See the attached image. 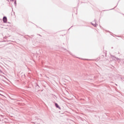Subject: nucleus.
<instances>
[{
	"label": "nucleus",
	"instance_id": "2",
	"mask_svg": "<svg viewBox=\"0 0 124 124\" xmlns=\"http://www.w3.org/2000/svg\"><path fill=\"white\" fill-rule=\"evenodd\" d=\"M55 106L57 107V108H60V106H59V105H58L57 103H55Z\"/></svg>",
	"mask_w": 124,
	"mask_h": 124
},
{
	"label": "nucleus",
	"instance_id": "1",
	"mask_svg": "<svg viewBox=\"0 0 124 124\" xmlns=\"http://www.w3.org/2000/svg\"><path fill=\"white\" fill-rule=\"evenodd\" d=\"M3 21L4 22V23H6V22H7V18H6V17L4 16L3 18Z\"/></svg>",
	"mask_w": 124,
	"mask_h": 124
},
{
	"label": "nucleus",
	"instance_id": "3",
	"mask_svg": "<svg viewBox=\"0 0 124 124\" xmlns=\"http://www.w3.org/2000/svg\"><path fill=\"white\" fill-rule=\"evenodd\" d=\"M15 3H16V1H15Z\"/></svg>",
	"mask_w": 124,
	"mask_h": 124
}]
</instances>
